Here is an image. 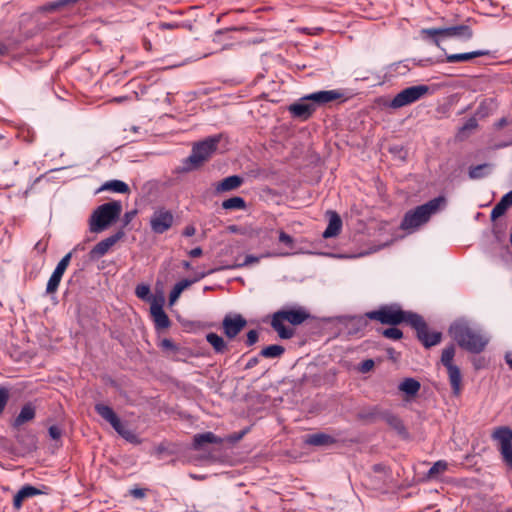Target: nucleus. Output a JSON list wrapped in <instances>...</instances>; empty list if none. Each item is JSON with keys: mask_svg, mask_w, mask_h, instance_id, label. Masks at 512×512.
I'll return each mask as SVG.
<instances>
[{"mask_svg": "<svg viewBox=\"0 0 512 512\" xmlns=\"http://www.w3.org/2000/svg\"><path fill=\"white\" fill-rule=\"evenodd\" d=\"M337 442V440L326 433L319 432L314 434H308L305 436L304 443L310 446H330Z\"/></svg>", "mask_w": 512, "mask_h": 512, "instance_id": "obj_25", "label": "nucleus"}, {"mask_svg": "<svg viewBox=\"0 0 512 512\" xmlns=\"http://www.w3.org/2000/svg\"><path fill=\"white\" fill-rule=\"evenodd\" d=\"M445 204L446 198L440 195L425 204L417 206L415 209L407 211L401 221L400 228L402 230L419 228L429 221L430 217L440 209L441 205Z\"/></svg>", "mask_w": 512, "mask_h": 512, "instance_id": "obj_4", "label": "nucleus"}, {"mask_svg": "<svg viewBox=\"0 0 512 512\" xmlns=\"http://www.w3.org/2000/svg\"><path fill=\"white\" fill-rule=\"evenodd\" d=\"M369 318L366 313L363 315L347 316L345 317V328L349 335H357L365 330L369 324Z\"/></svg>", "mask_w": 512, "mask_h": 512, "instance_id": "obj_18", "label": "nucleus"}, {"mask_svg": "<svg viewBox=\"0 0 512 512\" xmlns=\"http://www.w3.org/2000/svg\"><path fill=\"white\" fill-rule=\"evenodd\" d=\"M143 46H144V49H145L146 51H151V49H152V44H151V42H150L149 40H147V39H144V40H143Z\"/></svg>", "mask_w": 512, "mask_h": 512, "instance_id": "obj_64", "label": "nucleus"}, {"mask_svg": "<svg viewBox=\"0 0 512 512\" xmlns=\"http://www.w3.org/2000/svg\"><path fill=\"white\" fill-rule=\"evenodd\" d=\"M421 388V384L414 378H405L398 386V389L405 393L407 397H414Z\"/></svg>", "mask_w": 512, "mask_h": 512, "instance_id": "obj_30", "label": "nucleus"}, {"mask_svg": "<svg viewBox=\"0 0 512 512\" xmlns=\"http://www.w3.org/2000/svg\"><path fill=\"white\" fill-rule=\"evenodd\" d=\"M279 241L281 243H284L285 245H287L290 249L294 248V239L292 238V236H290L289 234H287L284 231H280Z\"/></svg>", "mask_w": 512, "mask_h": 512, "instance_id": "obj_50", "label": "nucleus"}, {"mask_svg": "<svg viewBox=\"0 0 512 512\" xmlns=\"http://www.w3.org/2000/svg\"><path fill=\"white\" fill-rule=\"evenodd\" d=\"M310 318V314L302 307L282 308L272 315L271 327L277 332L281 339H291L295 330L284 325V321L297 326Z\"/></svg>", "mask_w": 512, "mask_h": 512, "instance_id": "obj_3", "label": "nucleus"}, {"mask_svg": "<svg viewBox=\"0 0 512 512\" xmlns=\"http://www.w3.org/2000/svg\"><path fill=\"white\" fill-rule=\"evenodd\" d=\"M259 363L258 357H252L245 365V369H251Z\"/></svg>", "mask_w": 512, "mask_h": 512, "instance_id": "obj_61", "label": "nucleus"}, {"mask_svg": "<svg viewBox=\"0 0 512 512\" xmlns=\"http://www.w3.org/2000/svg\"><path fill=\"white\" fill-rule=\"evenodd\" d=\"M219 142V136H212L195 143L191 154L183 161L182 171L190 172L203 166L216 152Z\"/></svg>", "mask_w": 512, "mask_h": 512, "instance_id": "obj_6", "label": "nucleus"}, {"mask_svg": "<svg viewBox=\"0 0 512 512\" xmlns=\"http://www.w3.org/2000/svg\"><path fill=\"white\" fill-rule=\"evenodd\" d=\"M43 492L38 489L37 487H34L32 485H24L15 495H14V498H13V507L16 509V510H19L21 507H22V504L24 502V500L30 498V497H33V496H36V495H40L42 494Z\"/></svg>", "mask_w": 512, "mask_h": 512, "instance_id": "obj_23", "label": "nucleus"}, {"mask_svg": "<svg viewBox=\"0 0 512 512\" xmlns=\"http://www.w3.org/2000/svg\"><path fill=\"white\" fill-rule=\"evenodd\" d=\"M387 353H388L390 359H392L393 361L397 360V357L395 356L396 352L393 348H389L387 350Z\"/></svg>", "mask_w": 512, "mask_h": 512, "instance_id": "obj_63", "label": "nucleus"}, {"mask_svg": "<svg viewBox=\"0 0 512 512\" xmlns=\"http://www.w3.org/2000/svg\"><path fill=\"white\" fill-rule=\"evenodd\" d=\"M36 417V406L32 402L25 403L20 413L11 422L12 429H19L24 424L31 422Z\"/></svg>", "mask_w": 512, "mask_h": 512, "instance_id": "obj_17", "label": "nucleus"}, {"mask_svg": "<svg viewBox=\"0 0 512 512\" xmlns=\"http://www.w3.org/2000/svg\"><path fill=\"white\" fill-rule=\"evenodd\" d=\"M448 463L444 460L435 462L427 472L428 479H438L439 475L447 471Z\"/></svg>", "mask_w": 512, "mask_h": 512, "instance_id": "obj_37", "label": "nucleus"}, {"mask_svg": "<svg viewBox=\"0 0 512 512\" xmlns=\"http://www.w3.org/2000/svg\"><path fill=\"white\" fill-rule=\"evenodd\" d=\"M260 258L261 257H259V256L247 255L242 263H234L232 265L224 266L223 268L224 269L241 268V267L248 266L250 264L259 262Z\"/></svg>", "mask_w": 512, "mask_h": 512, "instance_id": "obj_43", "label": "nucleus"}, {"mask_svg": "<svg viewBox=\"0 0 512 512\" xmlns=\"http://www.w3.org/2000/svg\"><path fill=\"white\" fill-rule=\"evenodd\" d=\"M16 442L21 447L23 453H31L37 449V437L32 431L26 429H16Z\"/></svg>", "mask_w": 512, "mask_h": 512, "instance_id": "obj_15", "label": "nucleus"}, {"mask_svg": "<svg viewBox=\"0 0 512 512\" xmlns=\"http://www.w3.org/2000/svg\"><path fill=\"white\" fill-rule=\"evenodd\" d=\"M489 55L488 50H476L472 52L459 53V54H447L445 61L448 63H458L470 61L477 57Z\"/></svg>", "mask_w": 512, "mask_h": 512, "instance_id": "obj_27", "label": "nucleus"}, {"mask_svg": "<svg viewBox=\"0 0 512 512\" xmlns=\"http://www.w3.org/2000/svg\"><path fill=\"white\" fill-rule=\"evenodd\" d=\"M119 435H121L126 441L132 444H140V438L131 430H128L124 427L123 423H121V427L118 430H115Z\"/></svg>", "mask_w": 512, "mask_h": 512, "instance_id": "obj_41", "label": "nucleus"}, {"mask_svg": "<svg viewBox=\"0 0 512 512\" xmlns=\"http://www.w3.org/2000/svg\"><path fill=\"white\" fill-rule=\"evenodd\" d=\"M490 164L484 163L476 166H470L468 175L470 179H481L488 175Z\"/></svg>", "mask_w": 512, "mask_h": 512, "instance_id": "obj_38", "label": "nucleus"}, {"mask_svg": "<svg viewBox=\"0 0 512 512\" xmlns=\"http://www.w3.org/2000/svg\"><path fill=\"white\" fill-rule=\"evenodd\" d=\"M196 233V228L193 226V225H187L183 232H182V235L185 236V237H191L193 236L194 234Z\"/></svg>", "mask_w": 512, "mask_h": 512, "instance_id": "obj_56", "label": "nucleus"}, {"mask_svg": "<svg viewBox=\"0 0 512 512\" xmlns=\"http://www.w3.org/2000/svg\"><path fill=\"white\" fill-rule=\"evenodd\" d=\"M509 123V119L507 117H502L500 118L495 124V129L497 130H500L502 128H504L505 126H507Z\"/></svg>", "mask_w": 512, "mask_h": 512, "instance_id": "obj_57", "label": "nucleus"}, {"mask_svg": "<svg viewBox=\"0 0 512 512\" xmlns=\"http://www.w3.org/2000/svg\"><path fill=\"white\" fill-rule=\"evenodd\" d=\"M504 463L512 468V444L500 451Z\"/></svg>", "mask_w": 512, "mask_h": 512, "instance_id": "obj_47", "label": "nucleus"}, {"mask_svg": "<svg viewBox=\"0 0 512 512\" xmlns=\"http://www.w3.org/2000/svg\"><path fill=\"white\" fill-rule=\"evenodd\" d=\"M285 353V348L282 345L273 344L264 347L259 355L264 358H279Z\"/></svg>", "mask_w": 512, "mask_h": 512, "instance_id": "obj_35", "label": "nucleus"}, {"mask_svg": "<svg viewBox=\"0 0 512 512\" xmlns=\"http://www.w3.org/2000/svg\"><path fill=\"white\" fill-rule=\"evenodd\" d=\"M222 439L213 432L196 434L193 437L192 448L194 450H203L206 444H221Z\"/></svg>", "mask_w": 512, "mask_h": 512, "instance_id": "obj_24", "label": "nucleus"}, {"mask_svg": "<svg viewBox=\"0 0 512 512\" xmlns=\"http://www.w3.org/2000/svg\"><path fill=\"white\" fill-rule=\"evenodd\" d=\"M10 392L5 386L0 387V415L3 413L9 400Z\"/></svg>", "mask_w": 512, "mask_h": 512, "instance_id": "obj_46", "label": "nucleus"}, {"mask_svg": "<svg viewBox=\"0 0 512 512\" xmlns=\"http://www.w3.org/2000/svg\"><path fill=\"white\" fill-rule=\"evenodd\" d=\"M94 409L98 415L110 423L114 430H118V428L121 427L122 422L120 418L110 406L103 403H97L95 404Z\"/></svg>", "mask_w": 512, "mask_h": 512, "instance_id": "obj_20", "label": "nucleus"}, {"mask_svg": "<svg viewBox=\"0 0 512 512\" xmlns=\"http://www.w3.org/2000/svg\"><path fill=\"white\" fill-rule=\"evenodd\" d=\"M62 277L63 275L59 274L56 271H53L46 286V293L48 295H52L58 290Z\"/></svg>", "mask_w": 512, "mask_h": 512, "instance_id": "obj_40", "label": "nucleus"}, {"mask_svg": "<svg viewBox=\"0 0 512 512\" xmlns=\"http://www.w3.org/2000/svg\"><path fill=\"white\" fill-rule=\"evenodd\" d=\"M159 347L166 352L176 353L179 351L178 345H176L171 339L168 338L162 339Z\"/></svg>", "mask_w": 512, "mask_h": 512, "instance_id": "obj_45", "label": "nucleus"}, {"mask_svg": "<svg viewBox=\"0 0 512 512\" xmlns=\"http://www.w3.org/2000/svg\"><path fill=\"white\" fill-rule=\"evenodd\" d=\"M449 334L459 347L472 354L481 353L488 344V339L464 320L454 321L449 327Z\"/></svg>", "mask_w": 512, "mask_h": 512, "instance_id": "obj_2", "label": "nucleus"}, {"mask_svg": "<svg viewBox=\"0 0 512 512\" xmlns=\"http://www.w3.org/2000/svg\"><path fill=\"white\" fill-rule=\"evenodd\" d=\"M246 28L245 27H240V28H237V27H230V28H224V29H219L215 32V36L216 37H219L220 35H223L224 33L226 32H230V31H241V30H245Z\"/></svg>", "mask_w": 512, "mask_h": 512, "instance_id": "obj_55", "label": "nucleus"}, {"mask_svg": "<svg viewBox=\"0 0 512 512\" xmlns=\"http://www.w3.org/2000/svg\"><path fill=\"white\" fill-rule=\"evenodd\" d=\"M162 30H174L180 27L178 23L161 22L159 25Z\"/></svg>", "mask_w": 512, "mask_h": 512, "instance_id": "obj_54", "label": "nucleus"}, {"mask_svg": "<svg viewBox=\"0 0 512 512\" xmlns=\"http://www.w3.org/2000/svg\"><path fill=\"white\" fill-rule=\"evenodd\" d=\"M374 366L375 363L373 359H365L360 363L358 370L361 373H368L374 368Z\"/></svg>", "mask_w": 512, "mask_h": 512, "instance_id": "obj_48", "label": "nucleus"}, {"mask_svg": "<svg viewBox=\"0 0 512 512\" xmlns=\"http://www.w3.org/2000/svg\"><path fill=\"white\" fill-rule=\"evenodd\" d=\"M188 254L192 258L200 257L203 254V250L201 247H196L190 250Z\"/></svg>", "mask_w": 512, "mask_h": 512, "instance_id": "obj_60", "label": "nucleus"}, {"mask_svg": "<svg viewBox=\"0 0 512 512\" xmlns=\"http://www.w3.org/2000/svg\"><path fill=\"white\" fill-rule=\"evenodd\" d=\"M225 210H242L246 208V201L240 196H234L222 202Z\"/></svg>", "mask_w": 512, "mask_h": 512, "instance_id": "obj_36", "label": "nucleus"}, {"mask_svg": "<svg viewBox=\"0 0 512 512\" xmlns=\"http://www.w3.org/2000/svg\"><path fill=\"white\" fill-rule=\"evenodd\" d=\"M455 356V346L454 344H450L446 348L443 349L441 355V363L447 368L454 366L453 358Z\"/></svg>", "mask_w": 512, "mask_h": 512, "instance_id": "obj_39", "label": "nucleus"}, {"mask_svg": "<svg viewBox=\"0 0 512 512\" xmlns=\"http://www.w3.org/2000/svg\"><path fill=\"white\" fill-rule=\"evenodd\" d=\"M327 215L329 216V223L322 234V237L325 239L336 237L342 228V219L336 211L329 210Z\"/></svg>", "mask_w": 512, "mask_h": 512, "instance_id": "obj_21", "label": "nucleus"}, {"mask_svg": "<svg viewBox=\"0 0 512 512\" xmlns=\"http://www.w3.org/2000/svg\"><path fill=\"white\" fill-rule=\"evenodd\" d=\"M109 190L116 193H129V186L121 180H110L105 182L98 191Z\"/></svg>", "mask_w": 512, "mask_h": 512, "instance_id": "obj_34", "label": "nucleus"}, {"mask_svg": "<svg viewBox=\"0 0 512 512\" xmlns=\"http://www.w3.org/2000/svg\"><path fill=\"white\" fill-rule=\"evenodd\" d=\"M418 313L403 310L397 303L379 306L377 310L366 312L370 320L378 321L383 325L398 326L407 323L411 326Z\"/></svg>", "mask_w": 512, "mask_h": 512, "instance_id": "obj_5", "label": "nucleus"}, {"mask_svg": "<svg viewBox=\"0 0 512 512\" xmlns=\"http://www.w3.org/2000/svg\"><path fill=\"white\" fill-rule=\"evenodd\" d=\"M173 222V214L170 211L161 208L153 213L150 219V226L154 233L163 234L172 227Z\"/></svg>", "mask_w": 512, "mask_h": 512, "instance_id": "obj_12", "label": "nucleus"}, {"mask_svg": "<svg viewBox=\"0 0 512 512\" xmlns=\"http://www.w3.org/2000/svg\"><path fill=\"white\" fill-rule=\"evenodd\" d=\"M381 420L385 421L387 425H389L393 430H395L400 436H408V431L404 425V422L398 415L388 410H385L381 415Z\"/></svg>", "mask_w": 512, "mask_h": 512, "instance_id": "obj_22", "label": "nucleus"}, {"mask_svg": "<svg viewBox=\"0 0 512 512\" xmlns=\"http://www.w3.org/2000/svg\"><path fill=\"white\" fill-rule=\"evenodd\" d=\"M137 211L136 210H132V211H128L124 214L123 216V224L124 226L128 225L132 219L135 217Z\"/></svg>", "mask_w": 512, "mask_h": 512, "instance_id": "obj_53", "label": "nucleus"}, {"mask_svg": "<svg viewBox=\"0 0 512 512\" xmlns=\"http://www.w3.org/2000/svg\"><path fill=\"white\" fill-rule=\"evenodd\" d=\"M382 335L387 339L400 340L403 338V332L396 326H391L382 331Z\"/></svg>", "mask_w": 512, "mask_h": 512, "instance_id": "obj_42", "label": "nucleus"}, {"mask_svg": "<svg viewBox=\"0 0 512 512\" xmlns=\"http://www.w3.org/2000/svg\"><path fill=\"white\" fill-rule=\"evenodd\" d=\"M48 433L53 440H59L62 436V430L56 425L50 426Z\"/></svg>", "mask_w": 512, "mask_h": 512, "instance_id": "obj_52", "label": "nucleus"}, {"mask_svg": "<svg viewBox=\"0 0 512 512\" xmlns=\"http://www.w3.org/2000/svg\"><path fill=\"white\" fill-rule=\"evenodd\" d=\"M383 411L378 406H372L367 409H363L357 414V418L362 421L373 423L378 419H381Z\"/></svg>", "mask_w": 512, "mask_h": 512, "instance_id": "obj_32", "label": "nucleus"}, {"mask_svg": "<svg viewBox=\"0 0 512 512\" xmlns=\"http://www.w3.org/2000/svg\"><path fill=\"white\" fill-rule=\"evenodd\" d=\"M258 340H259V333H258V331L257 330H250L247 333L245 343H246L247 346H252L255 343H257Z\"/></svg>", "mask_w": 512, "mask_h": 512, "instance_id": "obj_51", "label": "nucleus"}, {"mask_svg": "<svg viewBox=\"0 0 512 512\" xmlns=\"http://www.w3.org/2000/svg\"><path fill=\"white\" fill-rule=\"evenodd\" d=\"M9 46L3 42H0V56H5L9 53Z\"/></svg>", "mask_w": 512, "mask_h": 512, "instance_id": "obj_62", "label": "nucleus"}, {"mask_svg": "<svg viewBox=\"0 0 512 512\" xmlns=\"http://www.w3.org/2000/svg\"><path fill=\"white\" fill-rule=\"evenodd\" d=\"M512 206V190L502 196L500 201L493 207L491 211V220L503 216L506 211Z\"/></svg>", "mask_w": 512, "mask_h": 512, "instance_id": "obj_28", "label": "nucleus"}, {"mask_svg": "<svg viewBox=\"0 0 512 512\" xmlns=\"http://www.w3.org/2000/svg\"><path fill=\"white\" fill-rule=\"evenodd\" d=\"M478 121L475 117H470L463 126L459 127L456 138L459 141H463L469 137L470 132L477 129Z\"/></svg>", "mask_w": 512, "mask_h": 512, "instance_id": "obj_33", "label": "nucleus"}, {"mask_svg": "<svg viewBox=\"0 0 512 512\" xmlns=\"http://www.w3.org/2000/svg\"><path fill=\"white\" fill-rule=\"evenodd\" d=\"M122 212L120 201H110L98 206L90 216L89 228L93 233H100L115 223Z\"/></svg>", "mask_w": 512, "mask_h": 512, "instance_id": "obj_7", "label": "nucleus"}, {"mask_svg": "<svg viewBox=\"0 0 512 512\" xmlns=\"http://www.w3.org/2000/svg\"><path fill=\"white\" fill-rule=\"evenodd\" d=\"M411 327L415 330L418 341L427 349L439 344L442 340V333L430 332L427 322L420 314L416 315Z\"/></svg>", "mask_w": 512, "mask_h": 512, "instance_id": "obj_9", "label": "nucleus"}, {"mask_svg": "<svg viewBox=\"0 0 512 512\" xmlns=\"http://www.w3.org/2000/svg\"><path fill=\"white\" fill-rule=\"evenodd\" d=\"M449 381L451 384L452 392L455 396H458L461 391L462 375L458 366L454 365L447 367Z\"/></svg>", "mask_w": 512, "mask_h": 512, "instance_id": "obj_29", "label": "nucleus"}, {"mask_svg": "<svg viewBox=\"0 0 512 512\" xmlns=\"http://www.w3.org/2000/svg\"><path fill=\"white\" fill-rule=\"evenodd\" d=\"M344 94L340 90H322L303 96L298 102L288 106L293 118L306 121L312 117L317 107L342 99Z\"/></svg>", "mask_w": 512, "mask_h": 512, "instance_id": "obj_1", "label": "nucleus"}, {"mask_svg": "<svg viewBox=\"0 0 512 512\" xmlns=\"http://www.w3.org/2000/svg\"><path fill=\"white\" fill-rule=\"evenodd\" d=\"M247 325L241 314H227L222 320V329L228 339H234Z\"/></svg>", "mask_w": 512, "mask_h": 512, "instance_id": "obj_11", "label": "nucleus"}, {"mask_svg": "<svg viewBox=\"0 0 512 512\" xmlns=\"http://www.w3.org/2000/svg\"><path fill=\"white\" fill-rule=\"evenodd\" d=\"M423 39L432 41L437 47H440V38L457 37L469 40L473 37V30L468 25H456L445 28H424L420 31Z\"/></svg>", "mask_w": 512, "mask_h": 512, "instance_id": "obj_8", "label": "nucleus"}, {"mask_svg": "<svg viewBox=\"0 0 512 512\" xmlns=\"http://www.w3.org/2000/svg\"><path fill=\"white\" fill-rule=\"evenodd\" d=\"M214 270H210L208 272H201L196 275L194 279H182L179 282H177L173 289L170 291L169 294V305H173L177 299L180 297L181 293L191 286L193 283L199 281L200 279L206 277L207 275L213 273Z\"/></svg>", "mask_w": 512, "mask_h": 512, "instance_id": "obj_16", "label": "nucleus"}, {"mask_svg": "<svg viewBox=\"0 0 512 512\" xmlns=\"http://www.w3.org/2000/svg\"><path fill=\"white\" fill-rule=\"evenodd\" d=\"M372 470L375 473H386L387 468L384 464L377 463L372 466Z\"/></svg>", "mask_w": 512, "mask_h": 512, "instance_id": "obj_59", "label": "nucleus"}, {"mask_svg": "<svg viewBox=\"0 0 512 512\" xmlns=\"http://www.w3.org/2000/svg\"><path fill=\"white\" fill-rule=\"evenodd\" d=\"M163 305L164 297L160 296L158 299L154 298L150 306V313L153 318L156 330L167 329L171 326V321L168 315L165 313Z\"/></svg>", "mask_w": 512, "mask_h": 512, "instance_id": "obj_13", "label": "nucleus"}, {"mask_svg": "<svg viewBox=\"0 0 512 512\" xmlns=\"http://www.w3.org/2000/svg\"><path fill=\"white\" fill-rule=\"evenodd\" d=\"M149 293H150V288L148 285H145V284L137 285V287L135 289V294L140 299H146L147 296L149 295Z\"/></svg>", "mask_w": 512, "mask_h": 512, "instance_id": "obj_49", "label": "nucleus"}, {"mask_svg": "<svg viewBox=\"0 0 512 512\" xmlns=\"http://www.w3.org/2000/svg\"><path fill=\"white\" fill-rule=\"evenodd\" d=\"M243 181L239 175L228 176L216 184L215 191L221 193L235 190L243 184Z\"/></svg>", "mask_w": 512, "mask_h": 512, "instance_id": "obj_26", "label": "nucleus"}, {"mask_svg": "<svg viewBox=\"0 0 512 512\" xmlns=\"http://www.w3.org/2000/svg\"><path fill=\"white\" fill-rule=\"evenodd\" d=\"M491 439L498 443L500 452L512 444V429L508 426L496 427L491 434Z\"/></svg>", "mask_w": 512, "mask_h": 512, "instance_id": "obj_19", "label": "nucleus"}, {"mask_svg": "<svg viewBox=\"0 0 512 512\" xmlns=\"http://www.w3.org/2000/svg\"><path fill=\"white\" fill-rule=\"evenodd\" d=\"M429 86L427 85H416L410 86L402 91H400L396 96L392 99L390 103V107L392 108H401L411 103L416 102L420 98H422L425 94L429 92Z\"/></svg>", "mask_w": 512, "mask_h": 512, "instance_id": "obj_10", "label": "nucleus"}, {"mask_svg": "<svg viewBox=\"0 0 512 512\" xmlns=\"http://www.w3.org/2000/svg\"><path fill=\"white\" fill-rule=\"evenodd\" d=\"M124 235L123 230H119L115 234L98 242L89 252L90 259L95 260L104 256L112 246L124 237Z\"/></svg>", "mask_w": 512, "mask_h": 512, "instance_id": "obj_14", "label": "nucleus"}, {"mask_svg": "<svg viewBox=\"0 0 512 512\" xmlns=\"http://www.w3.org/2000/svg\"><path fill=\"white\" fill-rule=\"evenodd\" d=\"M146 494V489L143 488H135L131 490V495L135 498H143Z\"/></svg>", "mask_w": 512, "mask_h": 512, "instance_id": "obj_58", "label": "nucleus"}, {"mask_svg": "<svg viewBox=\"0 0 512 512\" xmlns=\"http://www.w3.org/2000/svg\"><path fill=\"white\" fill-rule=\"evenodd\" d=\"M207 342L213 347L215 353L224 354L229 350L228 344L216 333L210 332L206 335Z\"/></svg>", "mask_w": 512, "mask_h": 512, "instance_id": "obj_31", "label": "nucleus"}, {"mask_svg": "<svg viewBox=\"0 0 512 512\" xmlns=\"http://www.w3.org/2000/svg\"><path fill=\"white\" fill-rule=\"evenodd\" d=\"M72 258V252L67 253L57 264L54 271L58 272L61 275H64L66 269L68 268L70 261Z\"/></svg>", "mask_w": 512, "mask_h": 512, "instance_id": "obj_44", "label": "nucleus"}]
</instances>
